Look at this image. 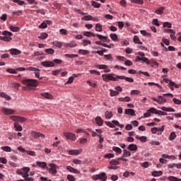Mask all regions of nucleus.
<instances>
[{
    "mask_svg": "<svg viewBox=\"0 0 181 181\" xmlns=\"http://www.w3.org/2000/svg\"><path fill=\"white\" fill-rule=\"evenodd\" d=\"M45 53H47V54H54V49L52 48L46 49Z\"/></svg>",
    "mask_w": 181,
    "mask_h": 181,
    "instance_id": "nucleus-50",
    "label": "nucleus"
},
{
    "mask_svg": "<svg viewBox=\"0 0 181 181\" xmlns=\"http://www.w3.org/2000/svg\"><path fill=\"white\" fill-rule=\"evenodd\" d=\"M153 114H157L158 115H168L167 112H162L161 110H158L155 107H151V110Z\"/></svg>",
    "mask_w": 181,
    "mask_h": 181,
    "instance_id": "nucleus-13",
    "label": "nucleus"
},
{
    "mask_svg": "<svg viewBox=\"0 0 181 181\" xmlns=\"http://www.w3.org/2000/svg\"><path fill=\"white\" fill-rule=\"evenodd\" d=\"M104 158H105L106 159H111V158H114V154L112 153L105 154Z\"/></svg>",
    "mask_w": 181,
    "mask_h": 181,
    "instance_id": "nucleus-60",
    "label": "nucleus"
},
{
    "mask_svg": "<svg viewBox=\"0 0 181 181\" xmlns=\"http://www.w3.org/2000/svg\"><path fill=\"white\" fill-rule=\"evenodd\" d=\"M27 70H29V71H35V76L37 78H39V80H42L43 78L42 77L40 78V73L39 72L40 71V69L30 66L27 69Z\"/></svg>",
    "mask_w": 181,
    "mask_h": 181,
    "instance_id": "nucleus-6",
    "label": "nucleus"
},
{
    "mask_svg": "<svg viewBox=\"0 0 181 181\" xmlns=\"http://www.w3.org/2000/svg\"><path fill=\"white\" fill-rule=\"evenodd\" d=\"M24 86H26L29 90H32L33 87H37L39 82L36 79H25L22 81Z\"/></svg>",
    "mask_w": 181,
    "mask_h": 181,
    "instance_id": "nucleus-1",
    "label": "nucleus"
},
{
    "mask_svg": "<svg viewBox=\"0 0 181 181\" xmlns=\"http://www.w3.org/2000/svg\"><path fill=\"white\" fill-rule=\"evenodd\" d=\"M95 67L100 70H107V69H108V66L105 64L95 65Z\"/></svg>",
    "mask_w": 181,
    "mask_h": 181,
    "instance_id": "nucleus-33",
    "label": "nucleus"
},
{
    "mask_svg": "<svg viewBox=\"0 0 181 181\" xmlns=\"http://www.w3.org/2000/svg\"><path fill=\"white\" fill-rule=\"evenodd\" d=\"M29 172H30V168L29 167H23L19 170H17V175H21L23 177H29Z\"/></svg>",
    "mask_w": 181,
    "mask_h": 181,
    "instance_id": "nucleus-3",
    "label": "nucleus"
},
{
    "mask_svg": "<svg viewBox=\"0 0 181 181\" xmlns=\"http://www.w3.org/2000/svg\"><path fill=\"white\" fill-rule=\"evenodd\" d=\"M1 111L6 115H13L15 114V110L9 108H6L5 107H1Z\"/></svg>",
    "mask_w": 181,
    "mask_h": 181,
    "instance_id": "nucleus-9",
    "label": "nucleus"
},
{
    "mask_svg": "<svg viewBox=\"0 0 181 181\" xmlns=\"http://www.w3.org/2000/svg\"><path fill=\"white\" fill-rule=\"evenodd\" d=\"M77 44L74 41H71L69 43L65 44V47H76Z\"/></svg>",
    "mask_w": 181,
    "mask_h": 181,
    "instance_id": "nucleus-32",
    "label": "nucleus"
},
{
    "mask_svg": "<svg viewBox=\"0 0 181 181\" xmlns=\"http://www.w3.org/2000/svg\"><path fill=\"white\" fill-rule=\"evenodd\" d=\"M176 138V133L175 132H173L170 134L169 139L170 141H173Z\"/></svg>",
    "mask_w": 181,
    "mask_h": 181,
    "instance_id": "nucleus-51",
    "label": "nucleus"
},
{
    "mask_svg": "<svg viewBox=\"0 0 181 181\" xmlns=\"http://www.w3.org/2000/svg\"><path fill=\"white\" fill-rule=\"evenodd\" d=\"M42 66L44 67H54V63L49 61H44L41 62Z\"/></svg>",
    "mask_w": 181,
    "mask_h": 181,
    "instance_id": "nucleus-14",
    "label": "nucleus"
},
{
    "mask_svg": "<svg viewBox=\"0 0 181 181\" xmlns=\"http://www.w3.org/2000/svg\"><path fill=\"white\" fill-rule=\"evenodd\" d=\"M2 151H4L5 152H12V148L11 147L6 146L1 147Z\"/></svg>",
    "mask_w": 181,
    "mask_h": 181,
    "instance_id": "nucleus-47",
    "label": "nucleus"
},
{
    "mask_svg": "<svg viewBox=\"0 0 181 181\" xmlns=\"http://www.w3.org/2000/svg\"><path fill=\"white\" fill-rule=\"evenodd\" d=\"M162 175H163V172H162L161 170H160V171H153L152 173V176H153L154 177H158L159 176H162Z\"/></svg>",
    "mask_w": 181,
    "mask_h": 181,
    "instance_id": "nucleus-29",
    "label": "nucleus"
},
{
    "mask_svg": "<svg viewBox=\"0 0 181 181\" xmlns=\"http://www.w3.org/2000/svg\"><path fill=\"white\" fill-rule=\"evenodd\" d=\"M122 155H123V158H128L131 156V153L127 151V149H124Z\"/></svg>",
    "mask_w": 181,
    "mask_h": 181,
    "instance_id": "nucleus-36",
    "label": "nucleus"
},
{
    "mask_svg": "<svg viewBox=\"0 0 181 181\" xmlns=\"http://www.w3.org/2000/svg\"><path fill=\"white\" fill-rule=\"evenodd\" d=\"M11 54H12V56L15 55V56H18V54H21V53H22V52H21V50L18 49H11L9 50Z\"/></svg>",
    "mask_w": 181,
    "mask_h": 181,
    "instance_id": "nucleus-18",
    "label": "nucleus"
},
{
    "mask_svg": "<svg viewBox=\"0 0 181 181\" xmlns=\"http://www.w3.org/2000/svg\"><path fill=\"white\" fill-rule=\"evenodd\" d=\"M32 136L35 139H37V138H45V134L37 132H32Z\"/></svg>",
    "mask_w": 181,
    "mask_h": 181,
    "instance_id": "nucleus-16",
    "label": "nucleus"
},
{
    "mask_svg": "<svg viewBox=\"0 0 181 181\" xmlns=\"http://www.w3.org/2000/svg\"><path fill=\"white\" fill-rule=\"evenodd\" d=\"M67 179L69 181H76V178L74 177V176L71 175H67Z\"/></svg>",
    "mask_w": 181,
    "mask_h": 181,
    "instance_id": "nucleus-62",
    "label": "nucleus"
},
{
    "mask_svg": "<svg viewBox=\"0 0 181 181\" xmlns=\"http://www.w3.org/2000/svg\"><path fill=\"white\" fill-rule=\"evenodd\" d=\"M64 136H66V139H71V141H76V134L73 133L65 132Z\"/></svg>",
    "mask_w": 181,
    "mask_h": 181,
    "instance_id": "nucleus-12",
    "label": "nucleus"
},
{
    "mask_svg": "<svg viewBox=\"0 0 181 181\" xmlns=\"http://www.w3.org/2000/svg\"><path fill=\"white\" fill-rule=\"evenodd\" d=\"M127 149H129V151H136L138 150V146H136V144H129L127 147Z\"/></svg>",
    "mask_w": 181,
    "mask_h": 181,
    "instance_id": "nucleus-28",
    "label": "nucleus"
},
{
    "mask_svg": "<svg viewBox=\"0 0 181 181\" xmlns=\"http://www.w3.org/2000/svg\"><path fill=\"white\" fill-rule=\"evenodd\" d=\"M38 28L39 29H46V28H47V24L45 22L42 23Z\"/></svg>",
    "mask_w": 181,
    "mask_h": 181,
    "instance_id": "nucleus-58",
    "label": "nucleus"
},
{
    "mask_svg": "<svg viewBox=\"0 0 181 181\" xmlns=\"http://www.w3.org/2000/svg\"><path fill=\"white\" fill-rule=\"evenodd\" d=\"M112 151L116 152V153L117 155H121V153H122V149H121L119 147L113 146L112 147Z\"/></svg>",
    "mask_w": 181,
    "mask_h": 181,
    "instance_id": "nucleus-30",
    "label": "nucleus"
},
{
    "mask_svg": "<svg viewBox=\"0 0 181 181\" xmlns=\"http://www.w3.org/2000/svg\"><path fill=\"white\" fill-rule=\"evenodd\" d=\"M92 4V6H93L94 8H100L101 4L100 3H97V1H91Z\"/></svg>",
    "mask_w": 181,
    "mask_h": 181,
    "instance_id": "nucleus-46",
    "label": "nucleus"
},
{
    "mask_svg": "<svg viewBox=\"0 0 181 181\" xmlns=\"http://www.w3.org/2000/svg\"><path fill=\"white\" fill-rule=\"evenodd\" d=\"M158 99H157L156 98H151V100H153V101H155L156 103H158V104L160 105L165 104V103H166L167 101L166 98H163L161 95L158 96Z\"/></svg>",
    "mask_w": 181,
    "mask_h": 181,
    "instance_id": "nucleus-7",
    "label": "nucleus"
},
{
    "mask_svg": "<svg viewBox=\"0 0 181 181\" xmlns=\"http://www.w3.org/2000/svg\"><path fill=\"white\" fill-rule=\"evenodd\" d=\"M62 71H63V69H57L55 71H52V75L53 76H58V74H60V73H62Z\"/></svg>",
    "mask_w": 181,
    "mask_h": 181,
    "instance_id": "nucleus-52",
    "label": "nucleus"
},
{
    "mask_svg": "<svg viewBox=\"0 0 181 181\" xmlns=\"http://www.w3.org/2000/svg\"><path fill=\"white\" fill-rule=\"evenodd\" d=\"M66 169L69 170V172H71V173H76V175L80 173V171H78V170H77L70 165L66 166Z\"/></svg>",
    "mask_w": 181,
    "mask_h": 181,
    "instance_id": "nucleus-19",
    "label": "nucleus"
},
{
    "mask_svg": "<svg viewBox=\"0 0 181 181\" xmlns=\"http://www.w3.org/2000/svg\"><path fill=\"white\" fill-rule=\"evenodd\" d=\"M173 101L174 104H176L177 105H181V100L180 99L175 98L173 99Z\"/></svg>",
    "mask_w": 181,
    "mask_h": 181,
    "instance_id": "nucleus-54",
    "label": "nucleus"
},
{
    "mask_svg": "<svg viewBox=\"0 0 181 181\" xmlns=\"http://www.w3.org/2000/svg\"><path fill=\"white\" fill-rule=\"evenodd\" d=\"M87 45H91V41L88 40H83V46H87Z\"/></svg>",
    "mask_w": 181,
    "mask_h": 181,
    "instance_id": "nucleus-61",
    "label": "nucleus"
},
{
    "mask_svg": "<svg viewBox=\"0 0 181 181\" xmlns=\"http://www.w3.org/2000/svg\"><path fill=\"white\" fill-rule=\"evenodd\" d=\"M96 32H103V25L100 23H97L95 25Z\"/></svg>",
    "mask_w": 181,
    "mask_h": 181,
    "instance_id": "nucleus-43",
    "label": "nucleus"
},
{
    "mask_svg": "<svg viewBox=\"0 0 181 181\" xmlns=\"http://www.w3.org/2000/svg\"><path fill=\"white\" fill-rule=\"evenodd\" d=\"M110 165H112V166H117V165H119V161L117 160H112L110 162Z\"/></svg>",
    "mask_w": 181,
    "mask_h": 181,
    "instance_id": "nucleus-53",
    "label": "nucleus"
},
{
    "mask_svg": "<svg viewBox=\"0 0 181 181\" xmlns=\"http://www.w3.org/2000/svg\"><path fill=\"white\" fill-rule=\"evenodd\" d=\"M9 29L10 30H11V32H19V30H21V28H19V27H15L13 25H11Z\"/></svg>",
    "mask_w": 181,
    "mask_h": 181,
    "instance_id": "nucleus-42",
    "label": "nucleus"
},
{
    "mask_svg": "<svg viewBox=\"0 0 181 181\" xmlns=\"http://www.w3.org/2000/svg\"><path fill=\"white\" fill-rule=\"evenodd\" d=\"M134 43H137L138 45H142V41H141V40H139V37L136 35H135L134 37Z\"/></svg>",
    "mask_w": 181,
    "mask_h": 181,
    "instance_id": "nucleus-41",
    "label": "nucleus"
},
{
    "mask_svg": "<svg viewBox=\"0 0 181 181\" xmlns=\"http://www.w3.org/2000/svg\"><path fill=\"white\" fill-rule=\"evenodd\" d=\"M83 151L82 149L80 150H69V155H80L81 152Z\"/></svg>",
    "mask_w": 181,
    "mask_h": 181,
    "instance_id": "nucleus-20",
    "label": "nucleus"
},
{
    "mask_svg": "<svg viewBox=\"0 0 181 181\" xmlns=\"http://www.w3.org/2000/svg\"><path fill=\"white\" fill-rule=\"evenodd\" d=\"M1 35H3V36H0V40L11 42V40H12V37L11 36H13V34L8 30H4L2 32Z\"/></svg>",
    "mask_w": 181,
    "mask_h": 181,
    "instance_id": "nucleus-2",
    "label": "nucleus"
},
{
    "mask_svg": "<svg viewBox=\"0 0 181 181\" xmlns=\"http://www.w3.org/2000/svg\"><path fill=\"white\" fill-rule=\"evenodd\" d=\"M36 165L38 166V168H42V169H45L46 166H47L46 162L37 161Z\"/></svg>",
    "mask_w": 181,
    "mask_h": 181,
    "instance_id": "nucleus-22",
    "label": "nucleus"
},
{
    "mask_svg": "<svg viewBox=\"0 0 181 181\" xmlns=\"http://www.w3.org/2000/svg\"><path fill=\"white\" fill-rule=\"evenodd\" d=\"M105 118L107 119H111V118H112V112H108L107 111L105 113Z\"/></svg>",
    "mask_w": 181,
    "mask_h": 181,
    "instance_id": "nucleus-37",
    "label": "nucleus"
},
{
    "mask_svg": "<svg viewBox=\"0 0 181 181\" xmlns=\"http://www.w3.org/2000/svg\"><path fill=\"white\" fill-rule=\"evenodd\" d=\"M117 78H119V80H125L126 81H129V83H134V78L127 77L125 76H116Z\"/></svg>",
    "mask_w": 181,
    "mask_h": 181,
    "instance_id": "nucleus-15",
    "label": "nucleus"
},
{
    "mask_svg": "<svg viewBox=\"0 0 181 181\" xmlns=\"http://www.w3.org/2000/svg\"><path fill=\"white\" fill-rule=\"evenodd\" d=\"M25 153H27V155H30V156H36V153L33 151H25Z\"/></svg>",
    "mask_w": 181,
    "mask_h": 181,
    "instance_id": "nucleus-57",
    "label": "nucleus"
},
{
    "mask_svg": "<svg viewBox=\"0 0 181 181\" xmlns=\"http://www.w3.org/2000/svg\"><path fill=\"white\" fill-rule=\"evenodd\" d=\"M117 24H118V28H119V29H123V28H124V22H122V21H118V22H117Z\"/></svg>",
    "mask_w": 181,
    "mask_h": 181,
    "instance_id": "nucleus-64",
    "label": "nucleus"
},
{
    "mask_svg": "<svg viewBox=\"0 0 181 181\" xmlns=\"http://www.w3.org/2000/svg\"><path fill=\"white\" fill-rule=\"evenodd\" d=\"M92 179L93 180H103V181H106L107 179H108L107 177V175H105V173H102L99 175H93L92 177Z\"/></svg>",
    "mask_w": 181,
    "mask_h": 181,
    "instance_id": "nucleus-5",
    "label": "nucleus"
},
{
    "mask_svg": "<svg viewBox=\"0 0 181 181\" xmlns=\"http://www.w3.org/2000/svg\"><path fill=\"white\" fill-rule=\"evenodd\" d=\"M83 19L84 21H92L93 16H83Z\"/></svg>",
    "mask_w": 181,
    "mask_h": 181,
    "instance_id": "nucleus-63",
    "label": "nucleus"
},
{
    "mask_svg": "<svg viewBox=\"0 0 181 181\" xmlns=\"http://www.w3.org/2000/svg\"><path fill=\"white\" fill-rule=\"evenodd\" d=\"M0 97H1L2 98H5L6 100H7V101H10V100H11V96L6 95V93L4 92H0Z\"/></svg>",
    "mask_w": 181,
    "mask_h": 181,
    "instance_id": "nucleus-27",
    "label": "nucleus"
},
{
    "mask_svg": "<svg viewBox=\"0 0 181 181\" xmlns=\"http://www.w3.org/2000/svg\"><path fill=\"white\" fill-rule=\"evenodd\" d=\"M41 95L45 98H47V100H53V95L49 93H41Z\"/></svg>",
    "mask_w": 181,
    "mask_h": 181,
    "instance_id": "nucleus-21",
    "label": "nucleus"
},
{
    "mask_svg": "<svg viewBox=\"0 0 181 181\" xmlns=\"http://www.w3.org/2000/svg\"><path fill=\"white\" fill-rule=\"evenodd\" d=\"M13 127H14L15 131H16L17 132H21V131L23 130V128L22 127V126L19 124V123L18 122H15L13 124Z\"/></svg>",
    "mask_w": 181,
    "mask_h": 181,
    "instance_id": "nucleus-17",
    "label": "nucleus"
},
{
    "mask_svg": "<svg viewBox=\"0 0 181 181\" xmlns=\"http://www.w3.org/2000/svg\"><path fill=\"white\" fill-rule=\"evenodd\" d=\"M114 74H103V81H105L106 83H108V81H118V79L114 76Z\"/></svg>",
    "mask_w": 181,
    "mask_h": 181,
    "instance_id": "nucleus-4",
    "label": "nucleus"
},
{
    "mask_svg": "<svg viewBox=\"0 0 181 181\" xmlns=\"http://www.w3.org/2000/svg\"><path fill=\"white\" fill-rule=\"evenodd\" d=\"M168 180H169V181H181V179H179L176 177L170 176L168 177Z\"/></svg>",
    "mask_w": 181,
    "mask_h": 181,
    "instance_id": "nucleus-49",
    "label": "nucleus"
},
{
    "mask_svg": "<svg viewBox=\"0 0 181 181\" xmlns=\"http://www.w3.org/2000/svg\"><path fill=\"white\" fill-rule=\"evenodd\" d=\"M10 119L15 122H25L26 121V118L19 116H11Z\"/></svg>",
    "mask_w": 181,
    "mask_h": 181,
    "instance_id": "nucleus-10",
    "label": "nucleus"
},
{
    "mask_svg": "<svg viewBox=\"0 0 181 181\" xmlns=\"http://www.w3.org/2000/svg\"><path fill=\"white\" fill-rule=\"evenodd\" d=\"M83 36H87V37H91V36L93 37H95V34H94L93 33H91L90 31H85L83 33Z\"/></svg>",
    "mask_w": 181,
    "mask_h": 181,
    "instance_id": "nucleus-31",
    "label": "nucleus"
},
{
    "mask_svg": "<svg viewBox=\"0 0 181 181\" xmlns=\"http://www.w3.org/2000/svg\"><path fill=\"white\" fill-rule=\"evenodd\" d=\"M95 122H96L97 125H98V127H103V119L101 118V117L98 116L95 118Z\"/></svg>",
    "mask_w": 181,
    "mask_h": 181,
    "instance_id": "nucleus-24",
    "label": "nucleus"
},
{
    "mask_svg": "<svg viewBox=\"0 0 181 181\" xmlns=\"http://www.w3.org/2000/svg\"><path fill=\"white\" fill-rule=\"evenodd\" d=\"M49 172L51 173V175H56L57 173V165L54 163H49Z\"/></svg>",
    "mask_w": 181,
    "mask_h": 181,
    "instance_id": "nucleus-8",
    "label": "nucleus"
},
{
    "mask_svg": "<svg viewBox=\"0 0 181 181\" xmlns=\"http://www.w3.org/2000/svg\"><path fill=\"white\" fill-rule=\"evenodd\" d=\"M125 114H127V115H132V117H135V110L132 109H126Z\"/></svg>",
    "mask_w": 181,
    "mask_h": 181,
    "instance_id": "nucleus-23",
    "label": "nucleus"
},
{
    "mask_svg": "<svg viewBox=\"0 0 181 181\" xmlns=\"http://www.w3.org/2000/svg\"><path fill=\"white\" fill-rule=\"evenodd\" d=\"M151 114H153V112L151 111V108H150L149 110H147V112L144 114V118H148L151 117Z\"/></svg>",
    "mask_w": 181,
    "mask_h": 181,
    "instance_id": "nucleus-48",
    "label": "nucleus"
},
{
    "mask_svg": "<svg viewBox=\"0 0 181 181\" xmlns=\"http://www.w3.org/2000/svg\"><path fill=\"white\" fill-rule=\"evenodd\" d=\"M163 28H168L169 29H170V28H172V23L169 22L163 23Z\"/></svg>",
    "mask_w": 181,
    "mask_h": 181,
    "instance_id": "nucleus-59",
    "label": "nucleus"
},
{
    "mask_svg": "<svg viewBox=\"0 0 181 181\" xmlns=\"http://www.w3.org/2000/svg\"><path fill=\"white\" fill-rule=\"evenodd\" d=\"M6 71H7V73H10V74H16L18 73L16 69H6Z\"/></svg>",
    "mask_w": 181,
    "mask_h": 181,
    "instance_id": "nucleus-45",
    "label": "nucleus"
},
{
    "mask_svg": "<svg viewBox=\"0 0 181 181\" xmlns=\"http://www.w3.org/2000/svg\"><path fill=\"white\" fill-rule=\"evenodd\" d=\"M110 37H111L112 40H114V42H117V40H118V35H117V34L111 33Z\"/></svg>",
    "mask_w": 181,
    "mask_h": 181,
    "instance_id": "nucleus-44",
    "label": "nucleus"
},
{
    "mask_svg": "<svg viewBox=\"0 0 181 181\" xmlns=\"http://www.w3.org/2000/svg\"><path fill=\"white\" fill-rule=\"evenodd\" d=\"M163 11H165V7L161 6L155 11V13L157 15H163Z\"/></svg>",
    "mask_w": 181,
    "mask_h": 181,
    "instance_id": "nucleus-26",
    "label": "nucleus"
},
{
    "mask_svg": "<svg viewBox=\"0 0 181 181\" xmlns=\"http://www.w3.org/2000/svg\"><path fill=\"white\" fill-rule=\"evenodd\" d=\"M52 44H54V46H56V47H59V49H62L63 47V44L58 41H54L52 42Z\"/></svg>",
    "mask_w": 181,
    "mask_h": 181,
    "instance_id": "nucleus-39",
    "label": "nucleus"
},
{
    "mask_svg": "<svg viewBox=\"0 0 181 181\" xmlns=\"http://www.w3.org/2000/svg\"><path fill=\"white\" fill-rule=\"evenodd\" d=\"M97 37L100 39V40H105V42H107V40L108 39V37L103 36L102 35L96 34Z\"/></svg>",
    "mask_w": 181,
    "mask_h": 181,
    "instance_id": "nucleus-38",
    "label": "nucleus"
},
{
    "mask_svg": "<svg viewBox=\"0 0 181 181\" xmlns=\"http://www.w3.org/2000/svg\"><path fill=\"white\" fill-rule=\"evenodd\" d=\"M160 110L162 111H165L166 112H175V109L172 107H161Z\"/></svg>",
    "mask_w": 181,
    "mask_h": 181,
    "instance_id": "nucleus-25",
    "label": "nucleus"
},
{
    "mask_svg": "<svg viewBox=\"0 0 181 181\" xmlns=\"http://www.w3.org/2000/svg\"><path fill=\"white\" fill-rule=\"evenodd\" d=\"M78 53L79 54H83V55L90 54V51L86 50V49H78Z\"/></svg>",
    "mask_w": 181,
    "mask_h": 181,
    "instance_id": "nucleus-35",
    "label": "nucleus"
},
{
    "mask_svg": "<svg viewBox=\"0 0 181 181\" xmlns=\"http://www.w3.org/2000/svg\"><path fill=\"white\" fill-rule=\"evenodd\" d=\"M74 81V77L71 76L69 78V80L65 83V85L67 86V84H71Z\"/></svg>",
    "mask_w": 181,
    "mask_h": 181,
    "instance_id": "nucleus-56",
    "label": "nucleus"
},
{
    "mask_svg": "<svg viewBox=\"0 0 181 181\" xmlns=\"http://www.w3.org/2000/svg\"><path fill=\"white\" fill-rule=\"evenodd\" d=\"M165 83H168L169 87H175V88H179L180 87V84L177 85L175 83V82L170 81V79L168 78H164Z\"/></svg>",
    "mask_w": 181,
    "mask_h": 181,
    "instance_id": "nucleus-11",
    "label": "nucleus"
},
{
    "mask_svg": "<svg viewBox=\"0 0 181 181\" xmlns=\"http://www.w3.org/2000/svg\"><path fill=\"white\" fill-rule=\"evenodd\" d=\"M118 94H119V92L115 91V90H110L111 97H115V95H118Z\"/></svg>",
    "mask_w": 181,
    "mask_h": 181,
    "instance_id": "nucleus-55",
    "label": "nucleus"
},
{
    "mask_svg": "<svg viewBox=\"0 0 181 181\" xmlns=\"http://www.w3.org/2000/svg\"><path fill=\"white\" fill-rule=\"evenodd\" d=\"M48 36H49V35H47V33H42L40 34V36H38V39H40L41 40H45V39H47Z\"/></svg>",
    "mask_w": 181,
    "mask_h": 181,
    "instance_id": "nucleus-34",
    "label": "nucleus"
},
{
    "mask_svg": "<svg viewBox=\"0 0 181 181\" xmlns=\"http://www.w3.org/2000/svg\"><path fill=\"white\" fill-rule=\"evenodd\" d=\"M67 59H75V57H78V55L74 54H66L64 55Z\"/></svg>",
    "mask_w": 181,
    "mask_h": 181,
    "instance_id": "nucleus-40",
    "label": "nucleus"
}]
</instances>
